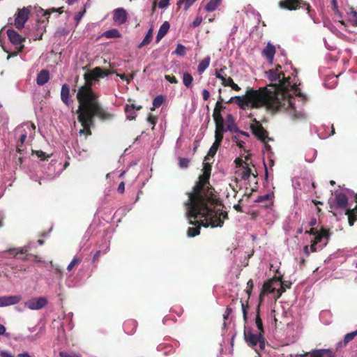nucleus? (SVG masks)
Returning <instances> with one entry per match:
<instances>
[{"label":"nucleus","mask_w":357,"mask_h":357,"mask_svg":"<svg viewBox=\"0 0 357 357\" xmlns=\"http://www.w3.org/2000/svg\"><path fill=\"white\" fill-rule=\"evenodd\" d=\"M6 327L2 325V324H0V335H5L6 337H8L9 335L8 333H6Z\"/></svg>","instance_id":"obj_58"},{"label":"nucleus","mask_w":357,"mask_h":357,"mask_svg":"<svg viewBox=\"0 0 357 357\" xmlns=\"http://www.w3.org/2000/svg\"><path fill=\"white\" fill-rule=\"evenodd\" d=\"M192 81L193 77L189 73H184L183 74V82L186 87H191Z\"/></svg>","instance_id":"obj_31"},{"label":"nucleus","mask_w":357,"mask_h":357,"mask_svg":"<svg viewBox=\"0 0 357 357\" xmlns=\"http://www.w3.org/2000/svg\"><path fill=\"white\" fill-rule=\"evenodd\" d=\"M218 107H219V102H218L215 105V109H214V111H213V118L214 119H217L218 117H219L220 116H221L220 114V112L218 109Z\"/></svg>","instance_id":"obj_47"},{"label":"nucleus","mask_w":357,"mask_h":357,"mask_svg":"<svg viewBox=\"0 0 357 357\" xmlns=\"http://www.w3.org/2000/svg\"><path fill=\"white\" fill-rule=\"evenodd\" d=\"M278 65L275 69L266 71V77L271 84L255 90L250 89L245 95L231 97L227 103L235 102L241 109L266 107L271 110L284 108L297 119L305 117L303 106L306 100L301 93L296 77V70L287 66L285 72L280 70Z\"/></svg>","instance_id":"obj_1"},{"label":"nucleus","mask_w":357,"mask_h":357,"mask_svg":"<svg viewBox=\"0 0 357 357\" xmlns=\"http://www.w3.org/2000/svg\"><path fill=\"white\" fill-rule=\"evenodd\" d=\"M102 77H104L103 70L100 67H96L84 74L86 84L78 89L77 93V98L79 103L77 109L78 120L83 126V129L79 132L80 135L85 132L89 135L91 134L89 128L95 115L102 119H108L112 117L111 114L105 112L100 107L97 96L91 88L94 82Z\"/></svg>","instance_id":"obj_3"},{"label":"nucleus","mask_w":357,"mask_h":357,"mask_svg":"<svg viewBox=\"0 0 357 357\" xmlns=\"http://www.w3.org/2000/svg\"><path fill=\"white\" fill-rule=\"evenodd\" d=\"M225 131L223 125H216L215 132L216 133H223Z\"/></svg>","instance_id":"obj_61"},{"label":"nucleus","mask_w":357,"mask_h":357,"mask_svg":"<svg viewBox=\"0 0 357 357\" xmlns=\"http://www.w3.org/2000/svg\"><path fill=\"white\" fill-rule=\"evenodd\" d=\"M47 304V299L45 296L35 297L27 300L24 306L31 310H39Z\"/></svg>","instance_id":"obj_10"},{"label":"nucleus","mask_w":357,"mask_h":357,"mask_svg":"<svg viewBox=\"0 0 357 357\" xmlns=\"http://www.w3.org/2000/svg\"><path fill=\"white\" fill-rule=\"evenodd\" d=\"M241 303L243 319H244L245 322H246L247 321V308L248 307V305L243 301H241Z\"/></svg>","instance_id":"obj_44"},{"label":"nucleus","mask_w":357,"mask_h":357,"mask_svg":"<svg viewBox=\"0 0 357 357\" xmlns=\"http://www.w3.org/2000/svg\"><path fill=\"white\" fill-rule=\"evenodd\" d=\"M357 335V330L351 332L349 333H347L344 337L343 342H340L338 344V347H341L342 344L343 346H346L349 342H351L352 340L354 339V337Z\"/></svg>","instance_id":"obj_28"},{"label":"nucleus","mask_w":357,"mask_h":357,"mask_svg":"<svg viewBox=\"0 0 357 357\" xmlns=\"http://www.w3.org/2000/svg\"><path fill=\"white\" fill-rule=\"evenodd\" d=\"M354 192L346 189L345 192H340L335 193V203L337 208H345L348 204L347 195H354Z\"/></svg>","instance_id":"obj_11"},{"label":"nucleus","mask_w":357,"mask_h":357,"mask_svg":"<svg viewBox=\"0 0 357 357\" xmlns=\"http://www.w3.org/2000/svg\"><path fill=\"white\" fill-rule=\"evenodd\" d=\"M141 107H135V105H127L125 107V113L128 120H133L136 117L137 111L139 110Z\"/></svg>","instance_id":"obj_21"},{"label":"nucleus","mask_w":357,"mask_h":357,"mask_svg":"<svg viewBox=\"0 0 357 357\" xmlns=\"http://www.w3.org/2000/svg\"><path fill=\"white\" fill-rule=\"evenodd\" d=\"M197 0H180L178 5L184 3V10H187Z\"/></svg>","instance_id":"obj_38"},{"label":"nucleus","mask_w":357,"mask_h":357,"mask_svg":"<svg viewBox=\"0 0 357 357\" xmlns=\"http://www.w3.org/2000/svg\"><path fill=\"white\" fill-rule=\"evenodd\" d=\"M221 1L222 0H210L206 5L205 9L208 12L213 11L220 5Z\"/></svg>","instance_id":"obj_29"},{"label":"nucleus","mask_w":357,"mask_h":357,"mask_svg":"<svg viewBox=\"0 0 357 357\" xmlns=\"http://www.w3.org/2000/svg\"><path fill=\"white\" fill-rule=\"evenodd\" d=\"M215 142L220 144V143L222 140V138H223V133L215 132Z\"/></svg>","instance_id":"obj_51"},{"label":"nucleus","mask_w":357,"mask_h":357,"mask_svg":"<svg viewBox=\"0 0 357 357\" xmlns=\"http://www.w3.org/2000/svg\"><path fill=\"white\" fill-rule=\"evenodd\" d=\"M348 19L353 24L357 25V12L351 11L348 13Z\"/></svg>","instance_id":"obj_40"},{"label":"nucleus","mask_w":357,"mask_h":357,"mask_svg":"<svg viewBox=\"0 0 357 357\" xmlns=\"http://www.w3.org/2000/svg\"><path fill=\"white\" fill-rule=\"evenodd\" d=\"M18 357H31L27 352H23L18 354Z\"/></svg>","instance_id":"obj_64"},{"label":"nucleus","mask_w":357,"mask_h":357,"mask_svg":"<svg viewBox=\"0 0 357 357\" xmlns=\"http://www.w3.org/2000/svg\"><path fill=\"white\" fill-rule=\"evenodd\" d=\"M327 243V236L325 231L321 232L316 235L314 239L312 240V244L310 247L306 245L304 247V252L309 255L310 252H317V250H321Z\"/></svg>","instance_id":"obj_7"},{"label":"nucleus","mask_w":357,"mask_h":357,"mask_svg":"<svg viewBox=\"0 0 357 357\" xmlns=\"http://www.w3.org/2000/svg\"><path fill=\"white\" fill-rule=\"evenodd\" d=\"M185 53V47L181 45L178 44L176 46V48L175 50V54L178 55H184Z\"/></svg>","instance_id":"obj_43"},{"label":"nucleus","mask_w":357,"mask_h":357,"mask_svg":"<svg viewBox=\"0 0 357 357\" xmlns=\"http://www.w3.org/2000/svg\"><path fill=\"white\" fill-rule=\"evenodd\" d=\"M219 146H220V144H218L215 142H213V145L211 146V147L210 148V149L208 152L207 155L205 157V161L209 160L210 158H213L215 155Z\"/></svg>","instance_id":"obj_30"},{"label":"nucleus","mask_w":357,"mask_h":357,"mask_svg":"<svg viewBox=\"0 0 357 357\" xmlns=\"http://www.w3.org/2000/svg\"><path fill=\"white\" fill-rule=\"evenodd\" d=\"M248 160V158L245 157V160L238 158H236L234 161L236 167L238 168L236 173L238 176H240L243 180H248L250 177V176L256 177V174L254 172H252Z\"/></svg>","instance_id":"obj_6"},{"label":"nucleus","mask_w":357,"mask_h":357,"mask_svg":"<svg viewBox=\"0 0 357 357\" xmlns=\"http://www.w3.org/2000/svg\"><path fill=\"white\" fill-rule=\"evenodd\" d=\"M0 354L1 357H14V356L10 352L7 351H1Z\"/></svg>","instance_id":"obj_60"},{"label":"nucleus","mask_w":357,"mask_h":357,"mask_svg":"<svg viewBox=\"0 0 357 357\" xmlns=\"http://www.w3.org/2000/svg\"><path fill=\"white\" fill-rule=\"evenodd\" d=\"M108 250H109V245L107 243L106 248L103 251H101L100 250L96 251V252L93 255V261H97L99 259L100 255L106 254Z\"/></svg>","instance_id":"obj_39"},{"label":"nucleus","mask_w":357,"mask_h":357,"mask_svg":"<svg viewBox=\"0 0 357 357\" xmlns=\"http://www.w3.org/2000/svg\"><path fill=\"white\" fill-rule=\"evenodd\" d=\"M31 248V245L28 244L21 248H15L4 251L5 253H8L15 258L20 259L23 261L28 260L26 256L18 257L19 255H24Z\"/></svg>","instance_id":"obj_13"},{"label":"nucleus","mask_w":357,"mask_h":357,"mask_svg":"<svg viewBox=\"0 0 357 357\" xmlns=\"http://www.w3.org/2000/svg\"><path fill=\"white\" fill-rule=\"evenodd\" d=\"M129 325H131V326H132L133 327H135H135H136V323H135V321H129L126 322V323L124 324V331H125L127 333H131V332H128V331H127V329H128V326Z\"/></svg>","instance_id":"obj_52"},{"label":"nucleus","mask_w":357,"mask_h":357,"mask_svg":"<svg viewBox=\"0 0 357 357\" xmlns=\"http://www.w3.org/2000/svg\"><path fill=\"white\" fill-rule=\"evenodd\" d=\"M163 102L164 97L161 95L157 96L153 100V107L151 110H154L155 108L160 107Z\"/></svg>","instance_id":"obj_32"},{"label":"nucleus","mask_w":357,"mask_h":357,"mask_svg":"<svg viewBox=\"0 0 357 357\" xmlns=\"http://www.w3.org/2000/svg\"><path fill=\"white\" fill-rule=\"evenodd\" d=\"M82 261V259L77 256L74 257L70 263L67 266V270L70 271L74 267L78 266Z\"/></svg>","instance_id":"obj_35"},{"label":"nucleus","mask_w":357,"mask_h":357,"mask_svg":"<svg viewBox=\"0 0 357 357\" xmlns=\"http://www.w3.org/2000/svg\"><path fill=\"white\" fill-rule=\"evenodd\" d=\"M202 97L204 100H207L210 97L209 91L206 89L202 91Z\"/></svg>","instance_id":"obj_59"},{"label":"nucleus","mask_w":357,"mask_h":357,"mask_svg":"<svg viewBox=\"0 0 357 357\" xmlns=\"http://www.w3.org/2000/svg\"><path fill=\"white\" fill-rule=\"evenodd\" d=\"M125 190L124 183L121 182L118 187V191L121 193L123 192Z\"/></svg>","instance_id":"obj_63"},{"label":"nucleus","mask_w":357,"mask_h":357,"mask_svg":"<svg viewBox=\"0 0 357 357\" xmlns=\"http://www.w3.org/2000/svg\"><path fill=\"white\" fill-rule=\"evenodd\" d=\"M255 325L258 329V331L257 332L260 333H264L263 323H262L261 319L260 318V317L259 315L258 311L255 316Z\"/></svg>","instance_id":"obj_34"},{"label":"nucleus","mask_w":357,"mask_h":357,"mask_svg":"<svg viewBox=\"0 0 357 357\" xmlns=\"http://www.w3.org/2000/svg\"><path fill=\"white\" fill-rule=\"evenodd\" d=\"M169 0H160L158 7L162 9L166 8L169 6Z\"/></svg>","instance_id":"obj_46"},{"label":"nucleus","mask_w":357,"mask_h":357,"mask_svg":"<svg viewBox=\"0 0 357 357\" xmlns=\"http://www.w3.org/2000/svg\"><path fill=\"white\" fill-rule=\"evenodd\" d=\"M165 78L166 80H167L168 82H169L170 83H172V84H176L178 82L177 79L174 76H171V75H167L165 76Z\"/></svg>","instance_id":"obj_49"},{"label":"nucleus","mask_w":357,"mask_h":357,"mask_svg":"<svg viewBox=\"0 0 357 357\" xmlns=\"http://www.w3.org/2000/svg\"><path fill=\"white\" fill-rule=\"evenodd\" d=\"M50 263L52 266V267L54 268L55 273L59 274L60 278H61L62 276V274H63L62 271L61 270V268L57 265H56V266L53 265L52 261H50Z\"/></svg>","instance_id":"obj_54"},{"label":"nucleus","mask_w":357,"mask_h":357,"mask_svg":"<svg viewBox=\"0 0 357 357\" xmlns=\"http://www.w3.org/2000/svg\"><path fill=\"white\" fill-rule=\"evenodd\" d=\"M227 121H228L227 129L231 132L236 131L237 127H236V124L234 123L232 116L231 114H229V115H227Z\"/></svg>","instance_id":"obj_33"},{"label":"nucleus","mask_w":357,"mask_h":357,"mask_svg":"<svg viewBox=\"0 0 357 357\" xmlns=\"http://www.w3.org/2000/svg\"><path fill=\"white\" fill-rule=\"evenodd\" d=\"M190 162V160L188 158H179V166L181 168L187 167L188 164Z\"/></svg>","instance_id":"obj_45"},{"label":"nucleus","mask_w":357,"mask_h":357,"mask_svg":"<svg viewBox=\"0 0 357 357\" xmlns=\"http://www.w3.org/2000/svg\"><path fill=\"white\" fill-rule=\"evenodd\" d=\"M202 22V17H196L194 20L192 26L193 27H197L200 25V24Z\"/></svg>","instance_id":"obj_50"},{"label":"nucleus","mask_w":357,"mask_h":357,"mask_svg":"<svg viewBox=\"0 0 357 357\" xmlns=\"http://www.w3.org/2000/svg\"><path fill=\"white\" fill-rule=\"evenodd\" d=\"M119 35V32L116 29H113L112 31H108L105 32V36L107 37H116Z\"/></svg>","instance_id":"obj_48"},{"label":"nucleus","mask_w":357,"mask_h":357,"mask_svg":"<svg viewBox=\"0 0 357 357\" xmlns=\"http://www.w3.org/2000/svg\"><path fill=\"white\" fill-rule=\"evenodd\" d=\"M223 86H230L233 90L238 91L241 90V88L238 84H235L233 79L230 77H227V74L222 76V78H218Z\"/></svg>","instance_id":"obj_22"},{"label":"nucleus","mask_w":357,"mask_h":357,"mask_svg":"<svg viewBox=\"0 0 357 357\" xmlns=\"http://www.w3.org/2000/svg\"><path fill=\"white\" fill-rule=\"evenodd\" d=\"M7 35L11 43L16 46L17 52H21L24 47L22 45L24 38L13 29H8Z\"/></svg>","instance_id":"obj_12"},{"label":"nucleus","mask_w":357,"mask_h":357,"mask_svg":"<svg viewBox=\"0 0 357 357\" xmlns=\"http://www.w3.org/2000/svg\"><path fill=\"white\" fill-rule=\"evenodd\" d=\"M215 121L216 125H223L224 119L222 116H220L217 119H214Z\"/></svg>","instance_id":"obj_62"},{"label":"nucleus","mask_w":357,"mask_h":357,"mask_svg":"<svg viewBox=\"0 0 357 357\" xmlns=\"http://www.w3.org/2000/svg\"><path fill=\"white\" fill-rule=\"evenodd\" d=\"M84 13H85V10H84L82 12H79V13L76 14V15L75 16V20L76 21L77 24H78L79 22L81 19L83 17Z\"/></svg>","instance_id":"obj_55"},{"label":"nucleus","mask_w":357,"mask_h":357,"mask_svg":"<svg viewBox=\"0 0 357 357\" xmlns=\"http://www.w3.org/2000/svg\"><path fill=\"white\" fill-rule=\"evenodd\" d=\"M61 99L67 106H69L71 103V100L70 98V89L66 84L62 85L61 90Z\"/></svg>","instance_id":"obj_20"},{"label":"nucleus","mask_w":357,"mask_h":357,"mask_svg":"<svg viewBox=\"0 0 357 357\" xmlns=\"http://www.w3.org/2000/svg\"><path fill=\"white\" fill-rule=\"evenodd\" d=\"M36 129V126L32 123H26L16 129V135H19V142L17 148L20 151V146L24 143L27 135H32Z\"/></svg>","instance_id":"obj_8"},{"label":"nucleus","mask_w":357,"mask_h":357,"mask_svg":"<svg viewBox=\"0 0 357 357\" xmlns=\"http://www.w3.org/2000/svg\"><path fill=\"white\" fill-rule=\"evenodd\" d=\"M285 291L283 284L279 278H273L265 282L261 293L260 294V301L264 298L266 295H269L271 299L276 301Z\"/></svg>","instance_id":"obj_4"},{"label":"nucleus","mask_w":357,"mask_h":357,"mask_svg":"<svg viewBox=\"0 0 357 357\" xmlns=\"http://www.w3.org/2000/svg\"><path fill=\"white\" fill-rule=\"evenodd\" d=\"M211 62V58L209 56L205 57L198 65V72L199 73H203L209 66Z\"/></svg>","instance_id":"obj_26"},{"label":"nucleus","mask_w":357,"mask_h":357,"mask_svg":"<svg viewBox=\"0 0 357 357\" xmlns=\"http://www.w3.org/2000/svg\"><path fill=\"white\" fill-rule=\"evenodd\" d=\"M331 4H332V8L333 9V10L336 13H339V10H338V8H337V0H331Z\"/></svg>","instance_id":"obj_56"},{"label":"nucleus","mask_w":357,"mask_h":357,"mask_svg":"<svg viewBox=\"0 0 357 357\" xmlns=\"http://www.w3.org/2000/svg\"><path fill=\"white\" fill-rule=\"evenodd\" d=\"M306 6V10L310 12V5L308 3H303V0H280L278 2V6L281 9H285L289 10H296L298 9L301 5Z\"/></svg>","instance_id":"obj_9"},{"label":"nucleus","mask_w":357,"mask_h":357,"mask_svg":"<svg viewBox=\"0 0 357 357\" xmlns=\"http://www.w3.org/2000/svg\"><path fill=\"white\" fill-rule=\"evenodd\" d=\"M251 129L253 134L257 137L258 139L264 142L266 141V139L267 138V132L262 126L258 123V122H255V124L252 125Z\"/></svg>","instance_id":"obj_17"},{"label":"nucleus","mask_w":357,"mask_h":357,"mask_svg":"<svg viewBox=\"0 0 357 357\" xmlns=\"http://www.w3.org/2000/svg\"><path fill=\"white\" fill-rule=\"evenodd\" d=\"M32 154L36 155L38 158H40L42 160L47 159L50 157L49 155H47L45 152L42 151H32Z\"/></svg>","instance_id":"obj_41"},{"label":"nucleus","mask_w":357,"mask_h":357,"mask_svg":"<svg viewBox=\"0 0 357 357\" xmlns=\"http://www.w3.org/2000/svg\"><path fill=\"white\" fill-rule=\"evenodd\" d=\"M169 29V24L167 22H165L161 26L157 34V40H160L162 38H163L166 33H167Z\"/></svg>","instance_id":"obj_27"},{"label":"nucleus","mask_w":357,"mask_h":357,"mask_svg":"<svg viewBox=\"0 0 357 357\" xmlns=\"http://www.w3.org/2000/svg\"><path fill=\"white\" fill-rule=\"evenodd\" d=\"M60 356L61 357H80L77 355L70 354L65 351L60 352Z\"/></svg>","instance_id":"obj_57"},{"label":"nucleus","mask_w":357,"mask_h":357,"mask_svg":"<svg viewBox=\"0 0 357 357\" xmlns=\"http://www.w3.org/2000/svg\"><path fill=\"white\" fill-rule=\"evenodd\" d=\"M346 214L348 215L349 225L352 226L357 220V205L352 209H347Z\"/></svg>","instance_id":"obj_25"},{"label":"nucleus","mask_w":357,"mask_h":357,"mask_svg":"<svg viewBox=\"0 0 357 357\" xmlns=\"http://www.w3.org/2000/svg\"><path fill=\"white\" fill-rule=\"evenodd\" d=\"M29 10L26 8L18 11L15 20V26L16 28L21 29L24 26V24L29 17Z\"/></svg>","instance_id":"obj_14"},{"label":"nucleus","mask_w":357,"mask_h":357,"mask_svg":"<svg viewBox=\"0 0 357 357\" xmlns=\"http://www.w3.org/2000/svg\"><path fill=\"white\" fill-rule=\"evenodd\" d=\"M226 69H227V68L225 66H224L220 69H216L215 73V77L217 79L222 78V76H224L226 74L225 73Z\"/></svg>","instance_id":"obj_42"},{"label":"nucleus","mask_w":357,"mask_h":357,"mask_svg":"<svg viewBox=\"0 0 357 357\" xmlns=\"http://www.w3.org/2000/svg\"><path fill=\"white\" fill-rule=\"evenodd\" d=\"M113 20L118 24H123L127 20V13L122 8H116L114 10Z\"/></svg>","instance_id":"obj_16"},{"label":"nucleus","mask_w":357,"mask_h":357,"mask_svg":"<svg viewBox=\"0 0 357 357\" xmlns=\"http://www.w3.org/2000/svg\"><path fill=\"white\" fill-rule=\"evenodd\" d=\"M273 194L268 193L259 196L255 202L261 203V206L264 208H269L273 204Z\"/></svg>","instance_id":"obj_18"},{"label":"nucleus","mask_w":357,"mask_h":357,"mask_svg":"<svg viewBox=\"0 0 357 357\" xmlns=\"http://www.w3.org/2000/svg\"><path fill=\"white\" fill-rule=\"evenodd\" d=\"M316 155H317V151L314 150V149L310 150L305 155V160H306V161H307L309 162H312L314 161Z\"/></svg>","instance_id":"obj_37"},{"label":"nucleus","mask_w":357,"mask_h":357,"mask_svg":"<svg viewBox=\"0 0 357 357\" xmlns=\"http://www.w3.org/2000/svg\"><path fill=\"white\" fill-rule=\"evenodd\" d=\"M148 122L152 125V129H153L155 123H156V117L152 115H150L148 118Z\"/></svg>","instance_id":"obj_53"},{"label":"nucleus","mask_w":357,"mask_h":357,"mask_svg":"<svg viewBox=\"0 0 357 357\" xmlns=\"http://www.w3.org/2000/svg\"><path fill=\"white\" fill-rule=\"evenodd\" d=\"M310 357H334V355L330 349H314L310 351Z\"/></svg>","instance_id":"obj_19"},{"label":"nucleus","mask_w":357,"mask_h":357,"mask_svg":"<svg viewBox=\"0 0 357 357\" xmlns=\"http://www.w3.org/2000/svg\"><path fill=\"white\" fill-rule=\"evenodd\" d=\"M244 336L247 344L255 349L258 354L257 357H260L259 351L264 350L266 346L263 333H254L252 329L245 328Z\"/></svg>","instance_id":"obj_5"},{"label":"nucleus","mask_w":357,"mask_h":357,"mask_svg":"<svg viewBox=\"0 0 357 357\" xmlns=\"http://www.w3.org/2000/svg\"><path fill=\"white\" fill-rule=\"evenodd\" d=\"M50 79V73L47 70H42L37 75L36 83L43 86Z\"/></svg>","instance_id":"obj_24"},{"label":"nucleus","mask_w":357,"mask_h":357,"mask_svg":"<svg viewBox=\"0 0 357 357\" xmlns=\"http://www.w3.org/2000/svg\"><path fill=\"white\" fill-rule=\"evenodd\" d=\"M22 300L21 296H3L0 297V307H6L18 303Z\"/></svg>","instance_id":"obj_15"},{"label":"nucleus","mask_w":357,"mask_h":357,"mask_svg":"<svg viewBox=\"0 0 357 357\" xmlns=\"http://www.w3.org/2000/svg\"><path fill=\"white\" fill-rule=\"evenodd\" d=\"M152 36H153L152 30L149 29L148 31V32L146 33V34L144 38L143 39V40L139 44V47H142L144 45H146L149 44L151 41Z\"/></svg>","instance_id":"obj_36"},{"label":"nucleus","mask_w":357,"mask_h":357,"mask_svg":"<svg viewBox=\"0 0 357 357\" xmlns=\"http://www.w3.org/2000/svg\"><path fill=\"white\" fill-rule=\"evenodd\" d=\"M275 53V47L268 43L266 47L263 50L262 54L267 58L270 63H272Z\"/></svg>","instance_id":"obj_23"},{"label":"nucleus","mask_w":357,"mask_h":357,"mask_svg":"<svg viewBox=\"0 0 357 357\" xmlns=\"http://www.w3.org/2000/svg\"><path fill=\"white\" fill-rule=\"evenodd\" d=\"M211 166L208 162L204 163L203 173L188 193L185 204L186 217L191 225H198L188 229V236L194 237L199 234L200 226L208 227H222L227 213L223 212L218 204L214 190L209 184Z\"/></svg>","instance_id":"obj_2"}]
</instances>
